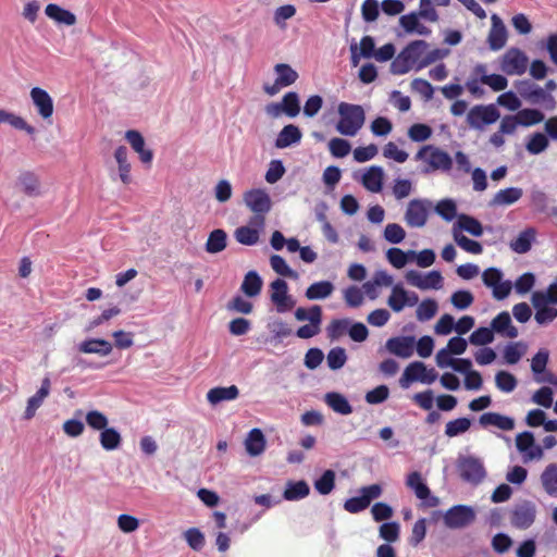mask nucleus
<instances>
[{"mask_svg": "<svg viewBox=\"0 0 557 557\" xmlns=\"http://www.w3.org/2000/svg\"><path fill=\"white\" fill-rule=\"evenodd\" d=\"M494 341L492 327H479L469 337V342L475 346H483Z\"/></svg>", "mask_w": 557, "mask_h": 557, "instance_id": "61", "label": "nucleus"}, {"mask_svg": "<svg viewBox=\"0 0 557 557\" xmlns=\"http://www.w3.org/2000/svg\"><path fill=\"white\" fill-rule=\"evenodd\" d=\"M429 44L424 40H414L406 46L400 53L392 61L391 72L395 75H403L414 69L420 71L419 64L423 60Z\"/></svg>", "mask_w": 557, "mask_h": 557, "instance_id": "1", "label": "nucleus"}, {"mask_svg": "<svg viewBox=\"0 0 557 557\" xmlns=\"http://www.w3.org/2000/svg\"><path fill=\"white\" fill-rule=\"evenodd\" d=\"M86 423L87 425L95 430L100 431V433L108 428L109 420L108 418L98 410H90L86 413Z\"/></svg>", "mask_w": 557, "mask_h": 557, "instance_id": "56", "label": "nucleus"}, {"mask_svg": "<svg viewBox=\"0 0 557 557\" xmlns=\"http://www.w3.org/2000/svg\"><path fill=\"white\" fill-rule=\"evenodd\" d=\"M536 232L534 228L529 227L522 231L518 237L510 242V248L517 253H527L535 239Z\"/></svg>", "mask_w": 557, "mask_h": 557, "instance_id": "35", "label": "nucleus"}, {"mask_svg": "<svg viewBox=\"0 0 557 557\" xmlns=\"http://www.w3.org/2000/svg\"><path fill=\"white\" fill-rule=\"evenodd\" d=\"M406 485L414 492L419 499H426L431 494L430 488L423 482L421 473L418 471L408 474Z\"/></svg>", "mask_w": 557, "mask_h": 557, "instance_id": "40", "label": "nucleus"}, {"mask_svg": "<svg viewBox=\"0 0 557 557\" xmlns=\"http://www.w3.org/2000/svg\"><path fill=\"white\" fill-rule=\"evenodd\" d=\"M46 15L58 24L72 26L76 23V16L71 11L61 8L58 4L50 3L45 9Z\"/></svg>", "mask_w": 557, "mask_h": 557, "instance_id": "27", "label": "nucleus"}, {"mask_svg": "<svg viewBox=\"0 0 557 557\" xmlns=\"http://www.w3.org/2000/svg\"><path fill=\"white\" fill-rule=\"evenodd\" d=\"M495 384L502 392L510 393L517 386V379L507 371H499L495 375Z\"/></svg>", "mask_w": 557, "mask_h": 557, "instance_id": "59", "label": "nucleus"}, {"mask_svg": "<svg viewBox=\"0 0 557 557\" xmlns=\"http://www.w3.org/2000/svg\"><path fill=\"white\" fill-rule=\"evenodd\" d=\"M457 470L460 478L472 485L482 483L487 474L482 459L475 456H459Z\"/></svg>", "mask_w": 557, "mask_h": 557, "instance_id": "4", "label": "nucleus"}, {"mask_svg": "<svg viewBox=\"0 0 557 557\" xmlns=\"http://www.w3.org/2000/svg\"><path fill=\"white\" fill-rule=\"evenodd\" d=\"M30 98L42 120L51 119L53 114V100L51 96L40 87L30 90Z\"/></svg>", "mask_w": 557, "mask_h": 557, "instance_id": "18", "label": "nucleus"}, {"mask_svg": "<svg viewBox=\"0 0 557 557\" xmlns=\"http://www.w3.org/2000/svg\"><path fill=\"white\" fill-rule=\"evenodd\" d=\"M520 125L532 126L544 120V114L536 109H522L517 113Z\"/></svg>", "mask_w": 557, "mask_h": 557, "instance_id": "53", "label": "nucleus"}, {"mask_svg": "<svg viewBox=\"0 0 557 557\" xmlns=\"http://www.w3.org/2000/svg\"><path fill=\"white\" fill-rule=\"evenodd\" d=\"M443 520L449 529H462L475 520V511L471 506L456 505L444 513Z\"/></svg>", "mask_w": 557, "mask_h": 557, "instance_id": "11", "label": "nucleus"}, {"mask_svg": "<svg viewBox=\"0 0 557 557\" xmlns=\"http://www.w3.org/2000/svg\"><path fill=\"white\" fill-rule=\"evenodd\" d=\"M100 444L106 450L117 449L122 443L121 434L113 428H107L100 433Z\"/></svg>", "mask_w": 557, "mask_h": 557, "instance_id": "44", "label": "nucleus"}, {"mask_svg": "<svg viewBox=\"0 0 557 557\" xmlns=\"http://www.w3.org/2000/svg\"><path fill=\"white\" fill-rule=\"evenodd\" d=\"M227 234L224 230H213L207 239L206 251L209 253H219L226 248Z\"/></svg>", "mask_w": 557, "mask_h": 557, "instance_id": "38", "label": "nucleus"}, {"mask_svg": "<svg viewBox=\"0 0 557 557\" xmlns=\"http://www.w3.org/2000/svg\"><path fill=\"white\" fill-rule=\"evenodd\" d=\"M536 517V506L531 500H521L516 504L510 513L511 524L518 529L530 528Z\"/></svg>", "mask_w": 557, "mask_h": 557, "instance_id": "13", "label": "nucleus"}, {"mask_svg": "<svg viewBox=\"0 0 557 557\" xmlns=\"http://www.w3.org/2000/svg\"><path fill=\"white\" fill-rule=\"evenodd\" d=\"M50 388H51L50 379L48 376H46L41 381L40 388L27 401V407L24 412V418L26 420H29L35 416L37 409L42 405L46 397H48V395L50 394Z\"/></svg>", "mask_w": 557, "mask_h": 557, "instance_id": "21", "label": "nucleus"}, {"mask_svg": "<svg viewBox=\"0 0 557 557\" xmlns=\"http://www.w3.org/2000/svg\"><path fill=\"white\" fill-rule=\"evenodd\" d=\"M277 83L284 87L293 85L299 77L298 73L286 63H278L274 66Z\"/></svg>", "mask_w": 557, "mask_h": 557, "instance_id": "43", "label": "nucleus"}, {"mask_svg": "<svg viewBox=\"0 0 557 557\" xmlns=\"http://www.w3.org/2000/svg\"><path fill=\"white\" fill-rule=\"evenodd\" d=\"M479 423L483 426H495L502 431H511L515 428V420L497 412H485L480 416Z\"/></svg>", "mask_w": 557, "mask_h": 557, "instance_id": "24", "label": "nucleus"}, {"mask_svg": "<svg viewBox=\"0 0 557 557\" xmlns=\"http://www.w3.org/2000/svg\"><path fill=\"white\" fill-rule=\"evenodd\" d=\"M387 305L394 312H400L407 307L406 289L403 284L398 283L393 285L392 293L387 298Z\"/></svg>", "mask_w": 557, "mask_h": 557, "instance_id": "41", "label": "nucleus"}, {"mask_svg": "<svg viewBox=\"0 0 557 557\" xmlns=\"http://www.w3.org/2000/svg\"><path fill=\"white\" fill-rule=\"evenodd\" d=\"M321 323H322V317L318 318V314L313 313V317H312L311 321H309V324H305V325L300 326L296 331V335L302 339L311 338L320 333Z\"/></svg>", "mask_w": 557, "mask_h": 557, "instance_id": "50", "label": "nucleus"}, {"mask_svg": "<svg viewBox=\"0 0 557 557\" xmlns=\"http://www.w3.org/2000/svg\"><path fill=\"white\" fill-rule=\"evenodd\" d=\"M384 239L391 244H399L406 237V231L398 223H388L383 233Z\"/></svg>", "mask_w": 557, "mask_h": 557, "instance_id": "57", "label": "nucleus"}, {"mask_svg": "<svg viewBox=\"0 0 557 557\" xmlns=\"http://www.w3.org/2000/svg\"><path fill=\"white\" fill-rule=\"evenodd\" d=\"M544 491L552 497H557V463H549L541 474Z\"/></svg>", "mask_w": 557, "mask_h": 557, "instance_id": "36", "label": "nucleus"}, {"mask_svg": "<svg viewBox=\"0 0 557 557\" xmlns=\"http://www.w3.org/2000/svg\"><path fill=\"white\" fill-rule=\"evenodd\" d=\"M16 186L28 197L41 195L40 182L33 172L25 171L20 173L16 178Z\"/></svg>", "mask_w": 557, "mask_h": 557, "instance_id": "23", "label": "nucleus"}, {"mask_svg": "<svg viewBox=\"0 0 557 557\" xmlns=\"http://www.w3.org/2000/svg\"><path fill=\"white\" fill-rule=\"evenodd\" d=\"M414 345L413 336H396L387 339L385 347L389 354L408 359L413 355Z\"/></svg>", "mask_w": 557, "mask_h": 557, "instance_id": "17", "label": "nucleus"}, {"mask_svg": "<svg viewBox=\"0 0 557 557\" xmlns=\"http://www.w3.org/2000/svg\"><path fill=\"white\" fill-rule=\"evenodd\" d=\"M417 160H423L428 163L429 168L424 170L425 173L431 171H449L453 166V159L440 148L432 146L422 147L416 154Z\"/></svg>", "mask_w": 557, "mask_h": 557, "instance_id": "6", "label": "nucleus"}, {"mask_svg": "<svg viewBox=\"0 0 557 557\" xmlns=\"http://www.w3.org/2000/svg\"><path fill=\"white\" fill-rule=\"evenodd\" d=\"M347 361L346 350L342 347L332 348L326 356L327 367L331 370H339Z\"/></svg>", "mask_w": 557, "mask_h": 557, "instance_id": "54", "label": "nucleus"}, {"mask_svg": "<svg viewBox=\"0 0 557 557\" xmlns=\"http://www.w3.org/2000/svg\"><path fill=\"white\" fill-rule=\"evenodd\" d=\"M263 227H258L250 224V221L248 222V225H244L238 227L235 233V239L246 246H252L256 245L259 240V233L262 231Z\"/></svg>", "mask_w": 557, "mask_h": 557, "instance_id": "33", "label": "nucleus"}, {"mask_svg": "<svg viewBox=\"0 0 557 557\" xmlns=\"http://www.w3.org/2000/svg\"><path fill=\"white\" fill-rule=\"evenodd\" d=\"M548 144V139L544 134L535 133L528 141L527 150L531 154H539L547 149Z\"/></svg>", "mask_w": 557, "mask_h": 557, "instance_id": "64", "label": "nucleus"}, {"mask_svg": "<svg viewBox=\"0 0 557 557\" xmlns=\"http://www.w3.org/2000/svg\"><path fill=\"white\" fill-rule=\"evenodd\" d=\"M335 486V472L333 470H326L324 473L314 481V488L321 495H329Z\"/></svg>", "mask_w": 557, "mask_h": 557, "instance_id": "52", "label": "nucleus"}, {"mask_svg": "<svg viewBox=\"0 0 557 557\" xmlns=\"http://www.w3.org/2000/svg\"><path fill=\"white\" fill-rule=\"evenodd\" d=\"M517 449L523 454L524 461L541 459L543 449L535 444L534 436L531 432L525 431L516 436Z\"/></svg>", "mask_w": 557, "mask_h": 557, "instance_id": "16", "label": "nucleus"}, {"mask_svg": "<svg viewBox=\"0 0 557 557\" xmlns=\"http://www.w3.org/2000/svg\"><path fill=\"white\" fill-rule=\"evenodd\" d=\"M492 27L488 33L487 42L492 50H500L507 42V29L497 14L491 16Z\"/></svg>", "mask_w": 557, "mask_h": 557, "instance_id": "19", "label": "nucleus"}, {"mask_svg": "<svg viewBox=\"0 0 557 557\" xmlns=\"http://www.w3.org/2000/svg\"><path fill=\"white\" fill-rule=\"evenodd\" d=\"M335 289L330 281H320L311 284L305 292L308 300H322L329 298Z\"/></svg>", "mask_w": 557, "mask_h": 557, "instance_id": "28", "label": "nucleus"}, {"mask_svg": "<svg viewBox=\"0 0 557 557\" xmlns=\"http://www.w3.org/2000/svg\"><path fill=\"white\" fill-rule=\"evenodd\" d=\"M453 230L465 231L472 236L480 237L483 234V226L479 220L468 214H459Z\"/></svg>", "mask_w": 557, "mask_h": 557, "instance_id": "29", "label": "nucleus"}, {"mask_svg": "<svg viewBox=\"0 0 557 557\" xmlns=\"http://www.w3.org/2000/svg\"><path fill=\"white\" fill-rule=\"evenodd\" d=\"M431 209V200L425 198L412 199L407 205L404 220L408 226L421 228L425 226Z\"/></svg>", "mask_w": 557, "mask_h": 557, "instance_id": "7", "label": "nucleus"}, {"mask_svg": "<svg viewBox=\"0 0 557 557\" xmlns=\"http://www.w3.org/2000/svg\"><path fill=\"white\" fill-rule=\"evenodd\" d=\"M406 281L422 290L425 289H440L443 286V276L440 271L433 270L425 275H422L416 270H410L405 275Z\"/></svg>", "mask_w": 557, "mask_h": 557, "instance_id": "14", "label": "nucleus"}, {"mask_svg": "<svg viewBox=\"0 0 557 557\" xmlns=\"http://www.w3.org/2000/svg\"><path fill=\"white\" fill-rule=\"evenodd\" d=\"M325 404L335 412L347 416L352 412V407L347 398L337 392L326 393L324 396Z\"/></svg>", "mask_w": 557, "mask_h": 557, "instance_id": "30", "label": "nucleus"}, {"mask_svg": "<svg viewBox=\"0 0 557 557\" xmlns=\"http://www.w3.org/2000/svg\"><path fill=\"white\" fill-rule=\"evenodd\" d=\"M329 149L333 157L344 158L350 152L351 146L346 139L336 137L329 141Z\"/></svg>", "mask_w": 557, "mask_h": 557, "instance_id": "63", "label": "nucleus"}, {"mask_svg": "<svg viewBox=\"0 0 557 557\" xmlns=\"http://www.w3.org/2000/svg\"><path fill=\"white\" fill-rule=\"evenodd\" d=\"M271 301L278 312H286L295 306V300L288 294V285L282 278H276L270 284Z\"/></svg>", "mask_w": 557, "mask_h": 557, "instance_id": "15", "label": "nucleus"}, {"mask_svg": "<svg viewBox=\"0 0 557 557\" xmlns=\"http://www.w3.org/2000/svg\"><path fill=\"white\" fill-rule=\"evenodd\" d=\"M384 172L380 166H371L361 178L362 185L372 193L382 190Z\"/></svg>", "mask_w": 557, "mask_h": 557, "instance_id": "31", "label": "nucleus"}, {"mask_svg": "<svg viewBox=\"0 0 557 557\" xmlns=\"http://www.w3.org/2000/svg\"><path fill=\"white\" fill-rule=\"evenodd\" d=\"M270 264L272 269L280 275L289 277V278H297L298 273L294 271L284 260L283 257L278 255H273L270 258Z\"/></svg>", "mask_w": 557, "mask_h": 557, "instance_id": "55", "label": "nucleus"}, {"mask_svg": "<svg viewBox=\"0 0 557 557\" xmlns=\"http://www.w3.org/2000/svg\"><path fill=\"white\" fill-rule=\"evenodd\" d=\"M239 391L237 386L214 387L207 393V399L211 405H216L224 400H233L238 397Z\"/></svg>", "mask_w": 557, "mask_h": 557, "instance_id": "34", "label": "nucleus"}, {"mask_svg": "<svg viewBox=\"0 0 557 557\" xmlns=\"http://www.w3.org/2000/svg\"><path fill=\"white\" fill-rule=\"evenodd\" d=\"M471 426V420L468 418H458L446 423L445 435L455 437L466 433Z\"/></svg>", "mask_w": 557, "mask_h": 557, "instance_id": "49", "label": "nucleus"}, {"mask_svg": "<svg viewBox=\"0 0 557 557\" xmlns=\"http://www.w3.org/2000/svg\"><path fill=\"white\" fill-rule=\"evenodd\" d=\"M337 111L339 120L336 124V131L344 136H356L366 122L363 108L359 104L341 102Z\"/></svg>", "mask_w": 557, "mask_h": 557, "instance_id": "2", "label": "nucleus"}, {"mask_svg": "<svg viewBox=\"0 0 557 557\" xmlns=\"http://www.w3.org/2000/svg\"><path fill=\"white\" fill-rule=\"evenodd\" d=\"M301 137L302 133L300 128L294 124H288L277 134L274 145L278 149H284L300 143Z\"/></svg>", "mask_w": 557, "mask_h": 557, "instance_id": "25", "label": "nucleus"}, {"mask_svg": "<svg viewBox=\"0 0 557 557\" xmlns=\"http://www.w3.org/2000/svg\"><path fill=\"white\" fill-rule=\"evenodd\" d=\"M531 301L535 311L539 309L547 308L548 305H557V295L555 296L550 290V285L547 287L545 292L537 290L532 294Z\"/></svg>", "mask_w": 557, "mask_h": 557, "instance_id": "46", "label": "nucleus"}, {"mask_svg": "<svg viewBox=\"0 0 557 557\" xmlns=\"http://www.w3.org/2000/svg\"><path fill=\"white\" fill-rule=\"evenodd\" d=\"M435 212L445 221L450 222L457 215V206L453 199L440 200L434 207Z\"/></svg>", "mask_w": 557, "mask_h": 557, "instance_id": "48", "label": "nucleus"}, {"mask_svg": "<svg viewBox=\"0 0 557 557\" xmlns=\"http://www.w3.org/2000/svg\"><path fill=\"white\" fill-rule=\"evenodd\" d=\"M77 349L82 354L97 355L99 357H107L111 355L113 350L112 344L102 338H88L81 342Z\"/></svg>", "mask_w": 557, "mask_h": 557, "instance_id": "20", "label": "nucleus"}, {"mask_svg": "<svg viewBox=\"0 0 557 557\" xmlns=\"http://www.w3.org/2000/svg\"><path fill=\"white\" fill-rule=\"evenodd\" d=\"M184 539L189 547L196 552L201 550L206 543L203 533L197 528H190L185 531Z\"/></svg>", "mask_w": 557, "mask_h": 557, "instance_id": "60", "label": "nucleus"}, {"mask_svg": "<svg viewBox=\"0 0 557 557\" xmlns=\"http://www.w3.org/2000/svg\"><path fill=\"white\" fill-rule=\"evenodd\" d=\"M484 285L492 288L493 297L496 300L507 298L512 289L511 281H503V272L497 268H488L482 273Z\"/></svg>", "mask_w": 557, "mask_h": 557, "instance_id": "9", "label": "nucleus"}, {"mask_svg": "<svg viewBox=\"0 0 557 557\" xmlns=\"http://www.w3.org/2000/svg\"><path fill=\"white\" fill-rule=\"evenodd\" d=\"M493 332L508 338L518 336V329L512 325L510 314L507 311L498 313L491 322Z\"/></svg>", "mask_w": 557, "mask_h": 557, "instance_id": "22", "label": "nucleus"}, {"mask_svg": "<svg viewBox=\"0 0 557 557\" xmlns=\"http://www.w3.org/2000/svg\"><path fill=\"white\" fill-rule=\"evenodd\" d=\"M437 376L438 374L433 368L428 369L423 362L413 361L406 367L399 379V384L403 388H408L411 383L417 381L424 384H432L436 381Z\"/></svg>", "mask_w": 557, "mask_h": 557, "instance_id": "5", "label": "nucleus"}, {"mask_svg": "<svg viewBox=\"0 0 557 557\" xmlns=\"http://www.w3.org/2000/svg\"><path fill=\"white\" fill-rule=\"evenodd\" d=\"M453 236L456 244L467 252L479 255L483 251V247L479 242L468 238L461 232L453 230Z\"/></svg>", "mask_w": 557, "mask_h": 557, "instance_id": "47", "label": "nucleus"}, {"mask_svg": "<svg viewBox=\"0 0 557 557\" xmlns=\"http://www.w3.org/2000/svg\"><path fill=\"white\" fill-rule=\"evenodd\" d=\"M438 306L434 299L421 301L416 310L417 319L421 322L431 320L437 312Z\"/></svg>", "mask_w": 557, "mask_h": 557, "instance_id": "51", "label": "nucleus"}, {"mask_svg": "<svg viewBox=\"0 0 557 557\" xmlns=\"http://www.w3.org/2000/svg\"><path fill=\"white\" fill-rule=\"evenodd\" d=\"M262 288V280L256 271H249L242 283L240 289L248 297H256Z\"/></svg>", "mask_w": 557, "mask_h": 557, "instance_id": "39", "label": "nucleus"}, {"mask_svg": "<svg viewBox=\"0 0 557 557\" xmlns=\"http://www.w3.org/2000/svg\"><path fill=\"white\" fill-rule=\"evenodd\" d=\"M523 195V190L519 187H508L505 189H500L497 191L492 200L490 201L491 207H503V206H510L518 200Z\"/></svg>", "mask_w": 557, "mask_h": 557, "instance_id": "26", "label": "nucleus"}, {"mask_svg": "<svg viewBox=\"0 0 557 557\" xmlns=\"http://www.w3.org/2000/svg\"><path fill=\"white\" fill-rule=\"evenodd\" d=\"M309 492V485L305 481L289 482L283 496L287 500H296L306 497Z\"/></svg>", "mask_w": 557, "mask_h": 557, "instance_id": "45", "label": "nucleus"}, {"mask_svg": "<svg viewBox=\"0 0 557 557\" xmlns=\"http://www.w3.org/2000/svg\"><path fill=\"white\" fill-rule=\"evenodd\" d=\"M245 447L247 453L252 456H259L261 455L265 449V437L261 430L259 429H252L246 440H245Z\"/></svg>", "mask_w": 557, "mask_h": 557, "instance_id": "32", "label": "nucleus"}, {"mask_svg": "<svg viewBox=\"0 0 557 557\" xmlns=\"http://www.w3.org/2000/svg\"><path fill=\"white\" fill-rule=\"evenodd\" d=\"M420 15L418 13H410L407 15H403L399 18L400 25L407 33H416L418 35L428 36L431 30L423 24L419 22Z\"/></svg>", "mask_w": 557, "mask_h": 557, "instance_id": "37", "label": "nucleus"}, {"mask_svg": "<svg viewBox=\"0 0 557 557\" xmlns=\"http://www.w3.org/2000/svg\"><path fill=\"white\" fill-rule=\"evenodd\" d=\"M296 14V8L293 4H285L278 7L273 16L274 23L281 28L284 29L286 27V21L292 18Z\"/></svg>", "mask_w": 557, "mask_h": 557, "instance_id": "62", "label": "nucleus"}, {"mask_svg": "<svg viewBox=\"0 0 557 557\" xmlns=\"http://www.w3.org/2000/svg\"><path fill=\"white\" fill-rule=\"evenodd\" d=\"M114 158L119 165V174L120 178L124 184H128L131 182V164L127 161V149L125 146H120L116 148L114 152Z\"/></svg>", "mask_w": 557, "mask_h": 557, "instance_id": "42", "label": "nucleus"}, {"mask_svg": "<svg viewBox=\"0 0 557 557\" xmlns=\"http://www.w3.org/2000/svg\"><path fill=\"white\" fill-rule=\"evenodd\" d=\"M529 64L527 54L518 49H508L500 61V70L507 75H522L525 73Z\"/></svg>", "mask_w": 557, "mask_h": 557, "instance_id": "12", "label": "nucleus"}, {"mask_svg": "<svg viewBox=\"0 0 557 557\" xmlns=\"http://www.w3.org/2000/svg\"><path fill=\"white\" fill-rule=\"evenodd\" d=\"M499 116V111L494 104H476L467 113V123L471 128L482 131L495 123Z\"/></svg>", "mask_w": 557, "mask_h": 557, "instance_id": "8", "label": "nucleus"}, {"mask_svg": "<svg viewBox=\"0 0 557 557\" xmlns=\"http://www.w3.org/2000/svg\"><path fill=\"white\" fill-rule=\"evenodd\" d=\"M281 104L284 107V113L289 117H295L300 112L299 97L294 91L287 92L283 97Z\"/></svg>", "mask_w": 557, "mask_h": 557, "instance_id": "58", "label": "nucleus"}, {"mask_svg": "<svg viewBox=\"0 0 557 557\" xmlns=\"http://www.w3.org/2000/svg\"><path fill=\"white\" fill-rule=\"evenodd\" d=\"M515 86L520 96L525 100L530 101L531 103L545 102L547 109H555V99L549 94L545 92L543 88L535 85L534 83L528 79H523L516 82Z\"/></svg>", "mask_w": 557, "mask_h": 557, "instance_id": "10", "label": "nucleus"}, {"mask_svg": "<svg viewBox=\"0 0 557 557\" xmlns=\"http://www.w3.org/2000/svg\"><path fill=\"white\" fill-rule=\"evenodd\" d=\"M243 200L247 208L253 212V215L250 218V224L264 227L265 224V214L270 212L272 207V201L269 194L260 188H255L247 190Z\"/></svg>", "mask_w": 557, "mask_h": 557, "instance_id": "3", "label": "nucleus"}]
</instances>
